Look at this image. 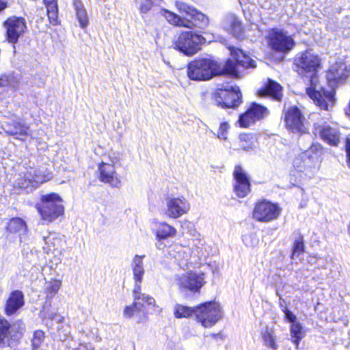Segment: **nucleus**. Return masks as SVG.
Listing matches in <instances>:
<instances>
[{"label":"nucleus","instance_id":"f257e3e1","mask_svg":"<svg viewBox=\"0 0 350 350\" xmlns=\"http://www.w3.org/2000/svg\"><path fill=\"white\" fill-rule=\"evenodd\" d=\"M294 64L299 75L310 79V86L306 88L308 96L321 109L329 110L334 104V92L325 90L319 83L321 57L313 51L307 50L296 55Z\"/></svg>","mask_w":350,"mask_h":350},{"label":"nucleus","instance_id":"f03ea898","mask_svg":"<svg viewBox=\"0 0 350 350\" xmlns=\"http://www.w3.org/2000/svg\"><path fill=\"white\" fill-rule=\"evenodd\" d=\"M176 5L180 14H185L190 18L182 17L167 10H163L161 14L171 25L189 29H192L193 27L203 29L208 25V18L198 12L195 8L184 2H176Z\"/></svg>","mask_w":350,"mask_h":350},{"label":"nucleus","instance_id":"7ed1b4c3","mask_svg":"<svg viewBox=\"0 0 350 350\" xmlns=\"http://www.w3.org/2000/svg\"><path fill=\"white\" fill-rule=\"evenodd\" d=\"M217 62L209 59H200L191 62L187 68V75L195 81H206L219 74Z\"/></svg>","mask_w":350,"mask_h":350},{"label":"nucleus","instance_id":"20e7f679","mask_svg":"<svg viewBox=\"0 0 350 350\" xmlns=\"http://www.w3.org/2000/svg\"><path fill=\"white\" fill-rule=\"evenodd\" d=\"M62 199L56 193L43 196L41 204L37 205V209L42 219L51 222L64 213Z\"/></svg>","mask_w":350,"mask_h":350},{"label":"nucleus","instance_id":"39448f33","mask_svg":"<svg viewBox=\"0 0 350 350\" xmlns=\"http://www.w3.org/2000/svg\"><path fill=\"white\" fill-rule=\"evenodd\" d=\"M205 42V38L195 32L185 31H182L174 41V47L180 52L187 56H192L196 54L200 49L201 46Z\"/></svg>","mask_w":350,"mask_h":350},{"label":"nucleus","instance_id":"423d86ee","mask_svg":"<svg viewBox=\"0 0 350 350\" xmlns=\"http://www.w3.org/2000/svg\"><path fill=\"white\" fill-rule=\"evenodd\" d=\"M286 128L293 133L299 135L308 132L309 123L301 111L296 106H291L283 111Z\"/></svg>","mask_w":350,"mask_h":350},{"label":"nucleus","instance_id":"0eeeda50","mask_svg":"<svg viewBox=\"0 0 350 350\" xmlns=\"http://www.w3.org/2000/svg\"><path fill=\"white\" fill-rule=\"evenodd\" d=\"M196 317L204 327H211L221 319L222 312L216 302H206L196 306Z\"/></svg>","mask_w":350,"mask_h":350},{"label":"nucleus","instance_id":"6e6552de","mask_svg":"<svg viewBox=\"0 0 350 350\" xmlns=\"http://www.w3.org/2000/svg\"><path fill=\"white\" fill-rule=\"evenodd\" d=\"M267 42L272 50L281 53H288L295 45L292 36L287 31L279 29L269 31Z\"/></svg>","mask_w":350,"mask_h":350},{"label":"nucleus","instance_id":"1a4fd4ad","mask_svg":"<svg viewBox=\"0 0 350 350\" xmlns=\"http://www.w3.org/2000/svg\"><path fill=\"white\" fill-rule=\"evenodd\" d=\"M280 213L281 208L277 204L264 200L256 203L253 217L258 221L268 223L277 219Z\"/></svg>","mask_w":350,"mask_h":350},{"label":"nucleus","instance_id":"9d476101","mask_svg":"<svg viewBox=\"0 0 350 350\" xmlns=\"http://www.w3.org/2000/svg\"><path fill=\"white\" fill-rule=\"evenodd\" d=\"M217 105L223 108L236 107L241 103V94L237 88L218 89L215 94Z\"/></svg>","mask_w":350,"mask_h":350},{"label":"nucleus","instance_id":"9b49d317","mask_svg":"<svg viewBox=\"0 0 350 350\" xmlns=\"http://www.w3.org/2000/svg\"><path fill=\"white\" fill-rule=\"evenodd\" d=\"M3 27L6 29V36L9 42L15 44L18 38L25 33L27 26L24 18L11 16L4 23Z\"/></svg>","mask_w":350,"mask_h":350},{"label":"nucleus","instance_id":"f8f14e48","mask_svg":"<svg viewBox=\"0 0 350 350\" xmlns=\"http://www.w3.org/2000/svg\"><path fill=\"white\" fill-rule=\"evenodd\" d=\"M269 114V110L264 106L252 103L248 109L239 116L238 120L241 127L247 128L260 120Z\"/></svg>","mask_w":350,"mask_h":350},{"label":"nucleus","instance_id":"ddd939ff","mask_svg":"<svg viewBox=\"0 0 350 350\" xmlns=\"http://www.w3.org/2000/svg\"><path fill=\"white\" fill-rule=\"evenodd\" d=\"M180 288L193 293L199 292L204 284V275L201 273L189 272L176 278Z\"/></svg>","mask_w":350,"mask_h":350},{"label":"nucleus","instance_id":"4468645a","mask_svg":"<svg viewBox=\"0 0 350 350\" xmlns=\"http://www.w3.org/2000/svg\"><path fill=\"white\" fill-rule=\"evenodd\" d=\"M189 203L184 197L168 198L165 214L170 218L177 219L189 210Z\"/></svg>","mask_w":350,"mask_h":350},{"label":"nucleus","instance_id":"2eb2a0df","mask_svg":"<svg viewBox=\"0 0 350 350\" xmlns=\"http://www.w3.org/2000/svg\"><path fill=\"white\" fill-rule=\"evenodd\" d=\"M234 191L239 198H244L250 192V183L243 169L237 165L233 172Z\"/></svg>","mask_w":350,"mask_h":350},{"label":"nucleus","instance_id":"dca6fc26","mask_svg":"<svg viewBox=\"0 0 350 350\" xmlns=\"http://www.w3.org/2000/svg\"><path fill=\"white\" fill-rule=\"evenodd\" d=\"M99 180L110 185L113 187H119L121 180L118 176L113 164L102 161L98 165Z\"/></svg>","mask_w":350,"mask_h":350},{"label":"nucleus","instance_id":"f3484780","mask_svg":"<svg viewBox=\"0 0 350 350\" xmlns=\"http://www.w3.org/2000/svg\"><path fill=\"white\" fill-rule=\"evenodd\" d=\"M49 174H44L42 172L37 170L31 169L24 175V181L18 183L21 188L27 189L29 187H37L40 184L50 180Z\"/></svg>","mask_w":350,"mask_h":350},{"label":"nucleus","instance_id":"a211bd4d","mask_svg":"<svg viewBox=\"0 0 350 350\" xmlns=\"http://www.w3.org/2000/svg\"><path fill=\"white\" fill-rule=\"evenodd\" d=\"M144 258V255H135L131 262V266L133 271V279L135 280L134 288L135 292H138V290H141V283L142 282L143 276L145 272L143 265V260Z\"/></svg>","mask_w":350,"mask_h":350},{"label":"nucleus","instance_id":"6ab92c4d","mask_svg":"<svg viewBox=\"0 0 350 350\" xmlns=\"http://www.w3.org/2000/svg\"><path fill=\"white\" fill-rule=\"evenodd\" d=\"M4 130L9 135L16 136L17 139H23V137L29 135V126L21 120H16L5 124Z\"/></svg>","mask_w":350,"mask_h":350},{"label":"nucleus","instance_id":"aec40b11","mask_svg":"<svg viewBox=\"0 0 350 350\" xmlns=\"http://www.w3.org/2000/svg\"><path fill=\"white\" fill-rule=\"evenodd\" d=\"M349 75L346 65L342 62H336L332 65L327 72V79L329 83L340 82L345 80Z\"/></svg>","mask_w":350,"mask_h":350},{"label":"nucleus","instance_id":"412c9836","mask_svg":"<svg viewBox=\"0 0 350 350\" xmlns=\"http://www.w3.org/2000/svg\"><path fill=\"white\" fill-rule=\"evenodd\" d=\"M24 305V295L20 291L11 293L7 300L5 312L7 315H12Z\"/></svg>","mask_w":350,"mask_h":350},{"label":"nucleus","instance_id":"4be33fe9","mask_svg":"<svg viewBox=\"0 0 350 350\" xmlns=\"http://www.w3.org/2000/svg\"><path fill=\"white\" fill-rule=\"evenodd\" d=\"M20 336L14 325H10L7 321H0V346L9 344L10 340H16Z\"/></svg>","mask_w":350,"mask_h":350},{"label":"nucleus","instance_id":"5701e85b","mask_svg":"<svg viewBox=\"0 0 350 350\" xmlns=\"http://www.w3.org/2000/svg\"><path fill=\"white\" fill-rule=\"evenodd\" d=\"M44 250L47 253L61 254V247L62 239L60 235L56 232H49L46 237H44Z\"/></svg>","mask_w":350,"mask_h":350},{"label":"nucleus","instance_id":"b1692460","mask_svg":"<svg viewBox=\"0 0 350 350\" xmlns=\"http://www.w3.org/2000/svg\"><path fill=\"white\" fill-rule=\"evenodd\" d=\"M222 25L226 31L232 34L234 37L240 38L242 36L243 29L241 23L235 15L232 14H227L224 18Z\"/></svg>","mask_w":350,"mask_h":350},{"label":"nucleus","instance_id":"393cba45","mask_svg":"<svg viewBox=\"0 0 350 350\" xmlns=\"http://www.w3.org/2000/svg\"><path fill=\"white\" fill-rule=\"evenodd\" d=\"M321 138L330 146H337L340 140V133L337 129L323 126L319 131Z\"/></svg>","mask_w":350,"mask_h":350},{"label":"nucleus","instance_id":"a878e982","mask_svg":"<svg viewBox=\"0 0 350 350\" xmlns=\"http://www.w3.org/2000/svg\"><path fill=\"white\" fill-rule=\"evenodd\" d=\"M169 253L177 260L180 266L187 265L190 259V249L180 245H174L170 248Z\"/></svg>","mask_w":350,"mask_h":350},{"label":"nucleus","instance_id":"bb28decb","mask_svg":"<svg viewBox=\"0 0 350 350\" xmlns=\"http://www.w3.org/2000/svg\"><path fill=\"white\" fill-rule=\"evenodd\" d=\"M231 56L236 60L237 64L244 68H255L256 62L252 59L243 51L234 46L228 47Z\"/></svg>","mask_w":350,"mask_h":350},{"label":"nucleus","instance_id":"cd10ccee","mask_svg":"<svg viewBox=\"0 0 350 350\" xmlns=\"http://www.w3.org/2000/svg\"><path fill=\"white\" fill-rule=\"evenodd\" d=\"M270 96L276 100H280L282 97V88L275 81L269 79L268 83L264 89L259 91V96Z\"/></svg>","mask_w":350,"mask_h":350},{"label":"nucleus","instance_id":"c85d7f7f","mask_svg":"<svg viewBox=\"0 0 350 350\" xmlns=\"http://www.w3.org/2000/svg\"><path fill=\"white\" fill-rule=\"evenodd\" d=\"M18 82L13 77H3L0 78V100L9 96L10 90L17 89Z\"/></svg>","mask_w":350,"mask_h":350},{"label":"nucleus","instance_id":"c756f323","mask_svg":"<svg viewBox=\"0 0 350 350\" xmlns=\"http://www.w3.org/2000/svg\"><path fill=\"white\" fill-rule=\"evenodd\" d=\"M257 143V138L252 133H241L239 137V144L241 149L245 151L252 150L255 148Z\"/></svg>","mask_w":350,"mask_h":350},{"label":"nucleus","instance_id":"7c9ffc66","mask_svg":"<svg viewBox=\"0 0 350 350\" xmlns=\"http://www.w3.org/2000/svg\"><path fill=\"white\" fill-rule=\"evenodd\" d=\"M290 335L292 342L295 345L297 349L300 341L305 336L303 326L299 322L291 324Z\"/></svg>","mask_w":350,"mask_h":350},{"label":"nucleus","instance_id":"2f4dec72","mask_svg":"<svg viewBox=\"0 0 350 350\" xmlns=\"http://www.w3.org/2000/svg\"><path fill=\"white\" fill-rule=\"evenodd\" d=\"M177 230L173 226L165 222L160 223L156 231V237L158 240L166 239L176 236Z\"/></svg>","mask_w":350,"mask_h":350},{"label":"nucleus","instance_id":"473e14b6","mask_svg":"<svg viewBox=\"0 0 350 350\" xmlns=\"http://www.w3.org/2000/svg\"><path fill=\"white\" fill-rule=\"evenodd\" d=\"M261 336L263 343L266 347L273 350L277 349L278 345L275 342V335L272 327H266L265 329H262Z\"/></svg>","mask_w":350,"mask_h":350},{"label":"nucleus","instance_id":"72a5a7b5","mask_svg":"<svg viewBox=\"0 0 350 350\" xmlns=\"http://www.w3.org/2000/svg\"><path fill=\"white\" fill-rule=\"evenodd\" d=\"M47 10V15L51 24H58L57 5L55 0H44Z\"/></svg>","mask_w":350,"mask_h":350},{"label":"nucleus","instance_id":"f704fd0d","mask_svg":"<svg viewBox=\"0 0 350 350\" xmlns=\"http://www.w3.org/2000/svg\"><path fill=\"white\" fill-rule=\"evenodd\" d=\"M74 6L76 11L77 18L80 26L82 28H85L88 24V17L86 10L83 4L81 1L75 0L74 1Z\"/></svg>","mask_w":350,"mask_h":350},{"label":"nucleus","instance_id":"c9c22d12","mask_svg":"<svg viewBox=\"0 0 350 350\" xmlns=\"http://www.w3.org/2000/svg\"><path fill=\"white\" fill-rule=\"evenodd\" d=\"M8 229L10 232L18 233L21 236L25 234L27 226L21 218H13L8 223Z\"/></svg>","mask_w":350,"mask_h":350},{"label":"nucleus","instance_id":"e433bc0d","mask_svg":"<svg viewBox=\"0 0 350 350\" xmlns=\"http://www.w3.org/2000/svg\"><path fill=\"white\" fill-rule=\"evenodd\" d=\"M196 307L191 308L181 304H176L174 308V315L176 319L189 318L196 315Z\"/></svg>","mask_w":350,"mask_h":350},{"label":"nucleus","instance_id":"4c0bfd02","mask_svg":"<svg viewBox=\"0 0 350 350\" xmlns=\"http://www.w3.org/2000/svg\"><path fill=\"white\" fill-rule=\"evenodd\" d=\"M62 286V282L58 280H52L45 284V293L48 299L53 298L58 292Z\"/></svg>","mask_w":350,"mask_h":350},{"label":"nucleus","instance_id":"58836bf2","mask_svg":"<svg viewBox=\"0 0 350 350\" xmlns=\"http://www.w3.org/2000/svg\"><path fill=\"white\" fill-rule=\"evenodd\" d=\"M144 308V304L141 301H137L134 299L133 303L130 306L124 307L123 310L124 317L131 318L135 312H140Z\"/></svg>","mask_w":350,"mask_h":350},{"label":"nucleus","instance_id":"ea45409f","mask_svg":"<svg viewBox=\"0 0 350 350\" xmlns=\"http://www.w3.org/2000/svg\"><path fill=\"white\" fill-rule=\"evenodd\" d=\"M140 291L141 290H138V292H135V288H133V293L135 300L137 301H141L144 306L146 304L147 306H152L154 307L156 306L154 299L151 296L141 293Z\"/></svg>","mask_w":350,"mask_h":350},{"label":"nucleus","instance_id":"a19ab883","mask_svg":"<svg viewBox=\"0 0 350 350\" xmlns=\"http://www.w3.org/2000/svg\"><path fill=\"white\" fill-rule=\"evenodd\" d=\"M45 339V334L42 330H36L33 332L31 338L32 350H38Z\"/></svg>","mask_w":350,"mask_h":350},{"label":"nucleus","instance_id":"79ce46f5","mask_svg":"<svg viewBox=\"0 0 350 350\" xmlns=\"http://www.w3.org/2000/svg\"><path fill=\"white\" fill-rule=\"evenodd\" d=\"M304 243L302 237L297 238L293 244L292 258L299 256L304 252Z\"/></svg>","mask_w":350,"mask_h":350},{"label":"nucleus","instance_id":"37998d69","mask_svg":"<svg viewBox=\"0 0 350 350\" xmlns=\"http://www.w3.org/2000/svg\"><path fill=\"white\" fill-rule=\"evenodd\" d=\"M237 62L232 59H228L224 67V70L225 72L237 76L238 72L237 70Z\"/></svg>","mask_w":350,"mask_h":350},{"label":"nucleus","instance_id":"c03bdc74","mask_svg":"<svg viewBox=\"0 0 350 350\" xmlns=\"http://www.w3.org/2000/svg\"><path fill=\"white\" fill-rule=\"evenodd\" d=\"M230 129V125L228 122H224L220 124L219 130L217 131V137L221 140H227L228 132Z\"/></svg>","mask_w":350,"mask_h":350},{"label":"nucleus","instance_id":"a18cd8bd","mask_svg":"<svg viewBox=\"0 0 350 350\" xmlns=\"http://www.w3.org/2000/svg\"><path fill=\"white\" fill-rule=\"evenodd\" d=\"M243 243L247 247H254L258 243L257 237L253 234H246L243 238Z\"/></svg>","mask_w":350,"mask_h":350},{"label":"nucleus","instance_id":"49530a36","mask_svg":"<svg viewBox=\"0 0 350 350\" xmlns=\"http://www.w3.org/2000/svg\"><path fill=\"white\" fill-rule=\"evenodd\" d=\"M161 0H146L144 3H142L140 4L139 10L140 13L142 14H146L148 12H149L152 6L153 3H159V1H161Z\"/></svg>","mask_w":350,"mask_h":350},{"label":"nucleus","instance_id":"de8ad7c7","mask_svg":"<svg viewBox=\"0 0 350 350\" xmlns=\"http://www.w3.org/2000/svg\"><path fill=\"white\" fill-rule=\"evenodd\" d=\"M120 159L121 154L120 152L111 151L108 154L107 159L105 161L108 162L110 164H113V166L115 167V165L117 164L120 161Z\"/></svg>","mask_w":350,"mask_h":350},{"label":"nucleus","instance_id":"09e8293b","mask_svg":"<svg viewBox=\"0 0 350 350\" xmlns=\"http://www.w3.org/2000/svg\"><path fill=\"white\" fill-rule=\"evenodd\" d=\"M283 312L285 314V318L286 319L291 323V324L294 323H297V317L290 310H288L287 308H284L283 310Z\"/></svg>","mask_w":350,"mask_h":350},{"label":"nucleus","instance_id":"8fccbe9b","mask_svg":"<svg viewBox=\"0 0 350 350\" xmlns=\"http://www.w3.org/2000/svg\"><path fill=\"white\" fill-rule=\"evenodd\" d=\"M345 151L347 153V163L350 165V138L345 139Z\"/></svg>","mask_w":350,"mask_h":350},{"label":"nucleus","instance_id":"3c124183","mask_svg":"<svg viewBox=\"0 0 350 350\" xmlns=\"http://www.w3.org/2000/svg\"><path fill=\"white\" fill-rule=\"evenodd\" d=\"M51 319L59 323L63 321L64 318L59 315L55 314L51 317Z\"/></svg>","mask_w":350,"mask_h":350},{"label":"nucleus","instance_id":"603ef678","mask_svg":"<svg viewBox=\"0 0 350 350\" xmlns=\"http://www.w3.org/2000/svg\"><path fill=\"white\" fill-rule=\"evenodd\" d=\"M8 7L7 1L4 0H0V12L5 10Z\"/></svg>","mask_w":350,"mask_h":350},{"label":"nucleus","instance_id":"864d4df0","mask_svg":"<svg viewBox=\"0 0 350 350\" xmlns=\"http://www.w3.org/2000/svg\"><path fill=\"white\" fill-rule=\"evenodd\" d=\"M54 261H55V262L56 264H58L60 262V258H57L55 259Z\"/></svg>","mask_w":350,"mask_h":350},{"label":"nucleus","instance_id":"5fc2aeb1","mask_svg":"<svg viewBox=\"0 0 350 350\" xmlns=\"http://www.w3.org/2000/svg\"><path fill=\"white\" fill-rule=\"evenodd\" d=\"M318 148H321V146L319 145H318V146H312L311 147L312 149L315 148L316 150H317Z\"/></svg>","mask_w":350,"mask_h":350},{"label":"nucleus","instance_id":"6e6d98bb","mask_svg":"<svg viewBox=\"0 0 350 350\" xmlns=\"http://www.w3.org/2000/svg\"><path fill=\"white\" fill-rule=\"evenodd\" d=\"M332 83V82H331V83H331V85H333L334 84H333V83Z\"/></svg>","mask_w":350,"mask_h":350}]
</instances>
